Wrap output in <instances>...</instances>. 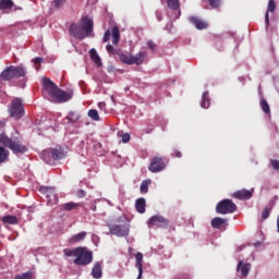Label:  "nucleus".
Listing matches in <instances>:
<instances>
[{"label":"nucleus","instance_id":"nucleus-43","mask_svg":"<svg viewBox=\"0 0 279 279\" xmlns=\"http://www.w3.org/2000/svg\"><path fill=\"white\" fill-rule=\"evenodd\" d=\"M147 47L148 49H150V51H156V44L154 43V40H148Z\"/></svg>","mask_w":279,"mask_h":279},{"label":"nucleus","instance_id":"nucleus-32","mask_svg":"<svg viewBox=\"0 0 279 279\" xmlns=\"http://www.w3.org/2000/svg\"><path fill=\"white\" fill-rule=\"evenodd\" d=\"M78 252H80V246L73 250L71 248L63 250L64 256H68V257L75 256V258H77Z\"/></svg>","mask_w":279,"mask_h":279},{"label":"nucleus","instance_id":"nucleus-41","mask_svg":"<svg viewBox=\"0 0 279 279\" xmlns=\"http://www.w3.org/2000/svg\"><path fill=\"white\" fill-rule=\"evenodd\" d=\"M270 165L275 171H279V160L277 159H270Z\"/></svg>","mask_w":279,"mask_h":279},{"label":"nucleus","instance_id":"nucleus-23","mask_svg":"<svg viewBox=\"0 0 279 279\" xmlns=\"http://www.w3.org/2000/svg\"><path fill=\"white\" fill-rule=\"evenodd\" d=\"M146 206L147 204L145 202V198L141 197L136 199L135 209L137 210V213H140V215H143L145 213Z\"/></svg>","mask_w":279,"mask_h":279},{"label":"nucleus","instance_id":"nucleus-44","mask_svg":"<svg viewBox=\"0 0 279 279\" xmlns=\"http://www.w3.org/2000/svg\"><path fill=\"white\" fill-rule=\"evenodd\" d=\"M130 133H125L122 135V143H130Z\"/></svg>","mask_w":279,"mask_h":279},{"label":"nucleus","instance_id":"nucleus-30","mask_svg":"<svg viewBox=\"0 0 279 279\" xmlns=\"http://www.w3.org/2000/svg\"><path fill=\"white\" fill-rule=\"evenodd\" d=\"M12 8H14L12 0H0V10H10Z\"/></svg>","mask_w":279,"mask_h":279},{"label":"nucleus","instance_id":"nucleus-13","mask_svg":"<svg viewBox=\"0 0 279 279\" xmlns=\"http://www.w3.org/2000/svg\"><path fill=\"white\" fill-rule=\"evenodd\" d=\"M70 34H72V36H74L77 40H84V38H86L84 28H82V25L80 24H71Z\"/></svg>","mask_w":279,"mask_h":279},{"label":"nucleus","instance_id":"nucleus-47","mask_svg":"<svg viewBox=\"0 0 279 279\" xmlns=\"http://www.w3.org/2000/svg\"><path fill=\"white\" fill-rule=\"evenodd\" d=\"M77 197H86V191H84V190H78L77 191Z\"/></svg>","mask_w":279,"mask_h":279},{"label":"nucleus","instance_id":"nucleus-11","mask_svg":"<svg viewBox=\"0 0 279 279\" xmlns=\"http://www.w3.org/2000/svg\"><path fill=\"white\" fill-rule=\"evenodd\" d=\"M148 226L149 228H167V226H169V220L160 215H156L148 220Z\"/></svg>","mask_w":279,"mask_h":279},{"label":"nucleus","instance_id":"nucleus-1","mask_svg":"<svg viewBox=\"0 0 279 279\" xmlns=\"http://www.w3.org/2000/svg\"><path fill=\"white\" fill-rule=\"evenodd\" d=\"M43 88L44 90L53 99L56 104H66L70 99L73 98V90L69 89L64 92L51 78L44 77L43 78Z\"/></svg>","mask_w":279,"mask_h":279},{"label":"nucleus","instance_id":"nucleus-4","mask_svg":"<svg viewBox=\"0 0 279 279\" xmlns=\"http://www.w3.org/2000/svg\"><path fill=\"white\" fill-rule=\"evenodd\" d=\"M11 119L19 121L25 117V107L23 106V99L14 98L8 109Z\"/></svg>","mask_w":279,"mask_h":279},{"label":"nucleus","instance_id":"nucleus-5","mask_svg":"<svg viewBox=\"0 0 279 279\" xmlns=\"http://www.w3.org/2000/svg\"><path fill=\"white\" fill-rule=\"evenodd\" d=\"M90 263H93V252L88 251L86 247L80 246L76 258L74 259V265L86 267V265H90Z\"/></svg>","mask_w":279,"mask_h":279},{"label":"nucleus","instance_id":"nucleus-38","mask_svg":"<svg viewBox=\"0 0 279 279\" xmlns=\"http://www.w3.org/2000/svg\"><path fill=\"white\" fill-rule=\"evenodd\" d=\"M209 5L214 9H217L221 5V0H207Z\"/></svg>","mask_w":279,"mask_h":279},{"label":"nucleus","instance_id":"nucleus-31","mask_svg":"<svg viewBox=\"0 0 279 279\" xmlns=\"http://www.w3.org/2000/svg\"><path fill=\"white\" fill-rule=\"evenodd\" d=\"M149 184H151V180H144L142 183H141V186H140V191L141 193L145 194V193H148L149 192Z\"/></svg>","mask_w":279,"mask_h":279},{"label":"nucleus","instance_id":"nucleus-42","mask_svg":"<svg viewBox=\"0 0 279 279\" xmlns=\"http://www.w3.org/2000/svg\"><path fill=\"white\" fill-rule=\"evenodd\" d=\"M269 213H270V209L269 207H266L263 213H262V218L265 220V219H269Z\"/></svg>","mask_w":279,"mask_h":279},{"label":"nucleus","instance_id":"nucleus-51","mask_svg":"<svg viewBox=\"0 0 279 279\" xmlns=\"http://www.w3.org/2000/svg\"><path fill=\"white\" fill-rule=\"evenodd\" d=\"M106 106V102H99L98 108H104Z\"/></svg>","mask_w":279,"mask_h":279},{"label":"nucleus","instance_id":"nucleus-2","mask_svg":"<svg viewBox=\"0 0 279 279\" xmlns=\"http://www.w3.org/2000/svg\"><path fill=\"white\" fill-rule=\"evenodd\" d=\"M0 145L10 149L15 156H23L28 150L27 146L21 141V137H10L5 133L0 134Z\"/></svg>","mask_w":279,"mask_h":279},{"label":"nucleus","instance_id":"nucleus-22","mask_svg":"<svg viewBox=\"0 0 279 279\" xmlns=\"http://www.w3.org/2000/svg\"><path fill=\"white\" fill-rule=\"evenodd\" d=\"M86 231L74 234L69 239V243L71 245H74L75 243H81V241H84V239H86Z\"/></svg>","mask_w":279,"mask_h":279},{"label":"nucleus","instance_id":"nucleus-40","mask_svg":"<svg viewBox=\"0 0 279 279\" xmlns=\"http://www.w3.org/2000/svg\"><path fill=\"white\" fill-rule=\"evenodd\" d=\"M268 12H276V1L269 0V2H268Z\"/></svg>","mask_w":279,"mask_h":279},{"label":"nucleus","instance_id":"nucleus-45","mask_svg":"<svg viewBox=\"0 0 279 279\" xmlns=\"http://www.w3.org/2000/svg\"><path fill=\"white\" fill-rule=\"evenodd\" d=\"M172 156H173V158H182V151L174 149L172 151Z\"/></svg>","mask_w":279,"mask_h":279},{"label":"nucleus","instance_id":"nucleus-26","mask_svg":"<svg viewBox=\"0 0 279 279\" xmlns=\"http://www.w3.org/2000/svg\"><path fill=\"white\" fill-rule=\"evenodd\" d=\"M202 108L208 109L210 108V95L208 92H205L202 96V102H201Z\"/></svg>","mask_w":279,"mask_h":279},{"label":"nucleus","instance_id":"nucleus-6","mask_svg":"<svg viewBox=\"0 0 279 279\" xmlns=\"http://www.w3.org/2000/svg\"><path fill=\"white\" fill-rule=\"evenodd\" d=\"M41 158L45 162H51L53 160H62L64 158V150L62 147L49 148L41 153Z\"/></svg>","mask_w":279,"mask_h":279},{"label":"nucleus","instance_id":"nucleus-35","mask_svg":"<svg viewBox=\"0 0 279 279\" xmlns=\"http://www.w3.org/2000/svg\"><path fill=\"white\" fill-rule=\"evenodd\" d=\"M260 108L265 114H269L271 112V109L269 108V104L265 99H260Z\"/></svg>","mask_w":279,"mask_h":279},{"label":"nucleus","instance_id":"nucleus-49","mask_svg":"<svg viewBox=\"0 0 279 279\" xmlns=\"http://www.w3.org/2000/svg\"><path fill=\"white\" fill-rule=\"evenodd\" d=\"M266 25H269V13L267 12L265 15Z\"/></svg>","mask_w":279,"mask_h":279},{"label":"nucleus","instance_id":"nucleus-16","mask_svg":"<svg viewBox=\"0 0 279 279\" xmlns=\"http://www.w3.org/2000/svg\"><path fill=\"white\" fill-rule=\"evenodd\" d=\"M250 269H252V265L247 263L239 262L236 271L241 274L242 278H247L250 276Z\"/></svg>","mask_w":279,"mask_h":279},{"label":"nucleus","instance_id":"nucleus-37","mask_svg":"<svg viewBox=\"0 0 279 279\" xmlns=\"http://www.w3.org/2000/svg\"><path fill=\"white\" fill-rule=\"evenodd\" d=\"M14 279H32V271L22 272L20 275H16Z\"/></svg>","mask_w":279,"mask_h":279},{"label":"nucleus","instance_id":"nucleus-9","mask_svg":"<svg viewBox=\"0 0 279 279\" xmlns=\"http://www.w3.org/2000/svg\"><path fill=\"white\" fill-rule=\"evenodd\" d=\"M167 163H165L162 157H154L148 169L151 173H160V171H165Z\"/></svg>","mask_w":279,"mask_h":279},{"label":"nucleus","instance_id":"nucleus-28","mask_svg":"<svg viewBox=\"0 0 279 279\" xmlns=\"http://www.w3.org/2000/svg\"><path fill=\"white\" fill-rule=\"evenodd\" d=\"M89 56L93 60V62H95V64H97V66H101V58L99 57V54L97 53V50H95L94 48L89 51Z\"/></svg>","mask_w":279,"mask_h":279},{"label":"nucleus","instance_id":"nucleus-27","mask_svg":"<svg viewBox=\"0 0 279 279\" xmlns=\"http://www.w3.org/2000/svg\"><path fill=\"white\" fill-rule=\"evenodd\" d=\"M68 123H77L80 121V113L75 111H70L65 117Z\"/></svg>","mask_w":279,"mask_h":279},{"label":"nucleus","instance_id":"nucleus-17","mask_svg":"<svg viewBox=\"0 0 279 279\" xmlns=\"http://www.w3.org/2000/svg\"><path fill=\"white\" fill-rule=\"evenodd\" d=\"M135 260H136L135 267L138 270L137 279H142L143 278V253L137 252L135 254Z\"/></svg>","mask_w":279,"mask_h":279},{"label":"nucleus","instance_id":"nucleus-7","mask_svg":"<svg viewBox=\"0 0 279 279\" xmlns=\"http://www.w3.org/2000/svg\"><path fill=\"white\" fill-rule=\"evenodd\" d=\"M235 210L236 204L228 198L220 201L216 206V213H218V215H230L235 213Z\"/></svg>","mask_w":279,"mask_h":279},{"label":"nucleus","instance_id":"nucleus-46","mask_svg":"<svg viewBox=\"0 0 279 279\" xmlns=\"http://www.w3.org/2000/svg\"><path fill=\"white\" fill-rule=\"evenodd\" d=\"M43 62H44V59L40 58V57H36V58L34 59V64H43Z\"/></svg>","mask_w":279,"mask_h":279},{"label":"nucleus","instance_id":"nucleus-19","mask_svg":"<svg viewBox=\"0 0 279 279\" xmlns=\"http://www.w3.org/2000/svg\"><path fill=\"white\" fill-rule=\"evenodd\" d=\"M92 276L95 279H101L104 276V269L101 268V263L96 262L92 268Z\"/></svg>","mask_w":279,"mask_h":279},{"label":"nucleus","instance_id":"nucleus-29","mask_svg":"<svg viewBox=\"0 0 279 279\" xmlns=\"http://www.w3.org/2000/svg\"><path fill=\"white\" fill-rule=\"evenodd\" d=\"M8 158H10V150L5 149V146H0V165L5 162Z\"/></svg>","mask_w":279,"mask_h":279},{"label":"nucleus","instance_id":"nucleus-12","mask_svg":"<svg viewBox=\"0 0 279 279\" xmlns=\"http://www.w3.org/2000/svg\"><path fill=\"white\" fill-rule=\"evenodd\" d=\"M94 22L90 17L88 16H83L81 19V27L83 28V33L85 34L86 38L93 34V27H94Z\"/></svg>","mask_w":279,"mask_h":279},{"label":"nucleus","instance_id":"nucleus-21","mask_svg":"<svg viewBox=\"0 0 279 279\" xmlns=\"http://www.w3.org/2000/svg\"><path fill=\"white\" fill-rule=\"evenodd\" d=\"M1 221L4 223V226H17L19 218L16 216L7 215L2 217Z\"/></svg>","mask_w":279,"mask_h":279},{"label":"nucleus","instance_id":"nucleus-8","mask_svg":"<svg viewBox=\"0 0 279 279\" xmlns=\"http://www.w3.org/2000/svg\"><path fill=\"white\" fill-rule=\"evenodd\" d=\"M110 234H114V236H128L130 234V226L129 225H108Z\"/></svg>","mask_w":279,"mask_h":279},{"label":"nucleus","instance_id":"nucleus-33","mask_svg":"<svg viewBox=\"0 0 279 279\" xmlns=\"http://www.w3.org/2000/svg\"><path fill=\"white\" fill-rule=\"evenodd\" d=\"M87 117H89V119H92L93 121H100L99 111H97L96 109H90L87 113Z\"/></svg>","mask_w":279,"mask_h":279},{"label":"nucleus","instance_id":"nucleus-15","mask_svg":"<svg viewBox=\"0 0 279 279\" xmlns=\"http://www.w3.org/2000/svg\"><path fill=\"white\" fill-rule=\"evenodd\" d=\"M234 199H241L242 202L245 199H252L254 197V189L252 190H240L232 194Z\"/></svg>","mask_w":279,"mask_h":279},{"label":"nucleus","instance_id":"nucleus-50","mask_svg":"<svg viewBox=\"0 0 279 279\" xmlns=\"http://www.w3.org/2000/svg\"><path fill=\"white\" fill-rule=\"evenodd\" d=\"M177 279H190V278H189V275H183V276L177 277Z\"/></svg>","mask_w":279,"mask_h":279},{"label":"nucleus","instance_id":"nucleus-3","mask_svg":"<svg viewBox=\"0 0 279 279\" xmlns=\"http://www.w3.org/2000/svg\"><path fill=\"white\" fill-rule=\"evenodd\" d=\"M27 75V70L23 64L10 65L0 73V82H10L11 80H19Z\"/></svg>","mask_w":279,"mask_h":279},{"label":"nucleus","instance_id":"nucleus-10","mask_svg":"<svg viewBox=\"0 0 279 279\" xmlns=\"http://www.w3.org/2000/svg\"><path fill=\"white\" fill-rule=\"evenodd\" d=\"M110 36H112L113 45H119V40H121V32L119 31V26H113L111 28V33L110 29L106 31L102 41L108 43V40H110Z\"/></svg>","mask_w":279,"mask_h":279},{"label":"nucleus","instance_id":"nucleus-36","mask_svg":"<svg viewBox=\"0 0 279 279\" xmlns=\"http://www.w3.org/2000/svg\"><path fill=\"white\" fill-rule=\"evenodd\" d=\"M120 60L121 62H123L124 64H133V59H132V56H128L125 53H122L120 56Z\"/></svg>","mask_w":279,"mask_h":279},{"label":"nucleus","instance_id":"nucleus-18","mask_svg":"<svg viewBox=\"0 0 279 279\" xmlns=\"http://www.w3.org/2000/svg\"><path fill=\"white\" fill-rule=\"evenodd\" d=\"M189 21L196 27V29H206V27H208V24L197 16H190Z\"/></svg>","mask_w":279,"mask_h":279},{"label":"nucleus","instance_id":"nucleus-25","mask_svg":"<svg viewBox=\"0 0 279 279\" xmlns=\"http://www.w3.org/2000/svg\"><path fill=\"white\" fill-rule=\"evenodd\" d=\"M82 204L81 203H74V202H70V203H65L62 205L63 210H66L68 213H70V210H77V208H81Z\"/></svg>","mask_w":279,"mask_h":279},{"label":"nucleus","instance_id":"nucleus-20","mask_svg":"<svg viewBox=\"0 0 279 279\" xmlns=\"http://www.w3.org/2000/svg\"><path fill=\"white\" fill-rule=\"evenodd\" d=\"M145 58H147V51H140L135 56H132L133 64H137V66H141V64L145 62Z\"/></svg>","mask_w":279,"mask_h":279},{"label":"nucleus","instance_id":"nucleus-24","mask_svg":"<svg viewBox=\"0 0 279 279\" xmlns=\"http://www.w3.org/2000/svg\"><path fill=\"white\" fill-rule=\"evenodd\" d=\"M227 219L220 218V217H215L211 220V228H215L216 230H221V226H225L227 223Z\"/></svg>","mask_w":279,"mask_h":279},{"label":"nucleus","instance_id":"nucleus-48","mask_svg":"<svg viewBox=\"0 0 279 279\" xmlns=\"http://www.w3.org/2000/svg\"><path fill=\"white\" fill-rule=\"evenodd\" d=\"M108 53H114V47L112 45H107Z\"/></svg>","mask_w":279,"mask_h":279},{"label":"nucleus","instance_id":"nucleus-14","mask_svg":"<svg viewBox=\"0 0 279 279\" xmlns=\"http://www.w3.org/2000/svg\"><path fill=\"white\" fill-rule=\"evenodd\" d=\"M41 193H45L48 202L53 205L58 204V194L56 193V189L53 187H41Z\"/></svg>","mask_w":279,"mask_h":279},{"label":"nucleus","instance_id":"nucleus-34","mask_svg":"<svg viewBox=\"0 0 279 279\" xmlns=\"http://www.w3.org/2000/svg\"><path fill=\"white\" fill-rule=\"evenodd\" d=\"M170 10H180V0H167Z\"/></svg>","mask_w":279,"mask_h":279},{"label":"nucleus","instance_id":"nucleus-39","mask_svg":"<svg viewBox=\"0 0 279 279\" xmlns=\"http://www.w3.org/2000/svg\"><path fill=\"white\" fill-rule=\"evenodd\" d=\"M66 3V0H53V7L54 8H62Z\"/></svg>","mask_w":279,"mask_h":279}]
</instances>
